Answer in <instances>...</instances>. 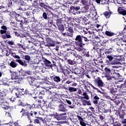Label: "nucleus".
Here are the masks:
<instances>
[{"mask_svg":"<svg viewBox=\"0 0 126 126\" xmlns=\"http://www.w3.org/2000/svg\"><path fill=\"white\" fill-rule=\"evenodd\" d=\"M0 105L4 110H7L8 109V103L6 100H3V98L1 96H0Z\"/></svg>","mask_w":126,"mask_h":126,"instance_id":"f257e3e1","label":"nucleus"},{"mask_svg":"<svg viewBox=\"0 0 126 126\" xmlns=\"http://www.w3.org/2000/svg\"><path fill=\"white\" fill-rule=\"evenodd\" d=\"M41 84H42V83H39L37 82V81H33L32 82V86L35 87V89H36V90H41V89H42V88L41 87Z\"/></svg>","mask_w":126,"mask_h":126,"instance_id":"f03ea898","label":"nucleus"},{"mask_svg":"<svg viewBox=\"0 0 126 126\" xmlns=\"http://www.w3.org/2000/svg\"><path fill=\"white\" fill-rule=\"evenodd\" d=\"M76 44L77 45H78L79 47H81L82 46H83V43H82V38H81V35H77L75 38Z\"/></svg>","mask_w":126,"mask_h":126,"instance_id":"7ed1b4c3","label":"nucleus"},{"mask_svg":"<svg viewBox=\"0 0 126 126\" xmlns=\"http://www.w3.org/2000/svg\"><path fill=\"white\" fill-rule=\"evenodd\" d=\"M57 120L61 121L62 120H66V113L57 114Z\"/></svg>","mask_w":126,"mask_h":126,"instance_id":"20e7f679","label":"nucleus"},{"mask_svg":"<svg viewBox=\"0 0 126 126\" xmlns=\"http://www.w3.org/2000/svg\"><path fill=\"white\" fill-rule=\"evenodd\" d=\"M66 36H68L69 37H72L73 36V29L71 27H69L66 29Z\"/></svg>","mask_w":126,"mask_h":126,"instance_id":"39448f33","label":"nucleus"},{"mask_svg":"<svg viewBox=\"0 0 126 126\" xmlns=\"http://www.w3.org/2000/svg\"><path fill=\"white\" fill-rule=\"evenodd\" d=\"M11 79L13 80H17L18 79H19V72H13L11 77Z\"/></svg>","mask_w":126,"mask_h":126,"instance_id":"423d86ee","label":"nucleus"},{"mask_svg":"<svg viewBox=\"0 0 126 126\" xmlns=\"http://www.w3.org/2000/svg\"><path fill=\"white\" fill-rule=\"evenodd\" d=\"M58 107H59L58 111L59 112H66V109L65 108V107H64V105H63V104H59Z\"/></svg>","mask_w":126,"mask_h":126,"instance_id":"0eeeda50","label":"nucleus"},{"mask_svg":"<svg viewBox=\"0 0 126 126\" xmlns=\"http://www.w3.org/2000/svg\"><path fill=\"white\" fill-rule=\"evenodd\" d=\"M41 122H43V123L44 122V119L42 117H37V119L34 120V124L40 125Z\"/></svg>","mask_w":126,"mask_h":126,"instance_id":"6e6552de","label":"nucleus"},{"mask_svg":"<svg viewBox=\"0 0 126 126\" xmlns=\"http://www.w3.org/2000/svg\"><path fill=\"white\" fill-rule=\"evenodd\" d=\"M77 118L78 119V120L80 122V124L82 126H86V124L84 123V121L83 119L81 118V117L79 116V115L77 116Z\"/></svg>","mask_w":126,"mask_h":126,"instance_id":"1a4fd4ad","label":"nucleus"},{"mask_svg":"<svg viewBox=\"0 0 126 126\" xmlns=\"http://www.w3.org/2000/svg\"><path fill=\"white\" fill-rule=\"evenodd\" d=\"M118 12H119L120 14H122V15H124V16L126 15V11L124 9L122 8V7L118 8Z\"/></svg>","mask_w":126,"mask_h":126,"instance_id":"9d476101","label":"nucleus"},{"mask_svg":"<svg viewBox=\"0 0 126 126\" xmlns=\"http://www.w3.org/2000/svg\"><path fill=\"white\" fill-rule=\"evenodd\" d=\"M96 81L97 82L98 86H99V87H102V86L104 85V83L103 82V81H102V80H101V78H100L99 77L97 78Z\"/></svg>","mask_w":126,"mask_h":126,"instance_id":"9b49d317","label":"nucleus"},{"mask_svg":"<svg viewBox=\"0 0 126 126\" xmlns=\"http://www.w3.org/2000/svg\"><path fill=\"white\" fill-rule=\"evenodd\" d=\"M107 64H112V65H117V64H120V62L116 61V60H113L112 61H107Z\"/></svg>","mask_w":126,"mask_h":126,"instance_id":"f8f14e48","label":"nucleus"},{"mask_svg":"<svg viewBox=\"0 0 126 126\" xmlns=\"http://www.w3.org/2000/svg\"><path fill=\"white\" fill-rule=\"evenodd\" d=\"M17 91H18V92L15 93V95H16V96H17V97H19V95H21V94H23V93H22V92H24V89H18L17 90Z\"/></svg>","mask_w":126,"mask_h":126,"instance_id":"ddd939ff","label":"nucleus"},{"mask_svg":"<svg viewBox=\"0 0 126 126\" xmlns=\"http://www.w3.org/2000/svg\"><path fill=\"white\" fill-rule=\"evenodd\" d=\"M19 72L22 76H25L28 74H30L28 71L23 70H21Z\"/></svg>","mask_w":126,"mask_h":126,"instance_id":"4468645a","label":"nucleus"},{"mask_svg":"<svg viewBox=\"0 0 126 126\" xmlns=\"http://www.w3.org/2000/svg\"><path fill=\"white\" fill-rule=\"evenodd\" d=\"M51 100L52 101H57L58 99H59V94H55L53 95H52V96L50 97Z\"/></svg>","mask_w":126,"mask_h":126,"instance_id":"2eb2a0df","label":"nucleus"},{"mask_svg":"<svg viewBox=\"0 0 126 126\" xmlns=\"http://www.w3.org/2000/svg\"><path fill=\"white\" fill-rule=\"evenodd\" d=\"M1 29H3V30H1L0 31V32L1 34H2V35L3 34H4L6 32V30H7V28L5 26H2L1 27Z\"/></svg>","mask_w":126,"mask_h":126,"instance_id":"dca6fc26","label":"nucleus"},{"mask_svg":"<svg viewBox=\"0 0 126 126\" xmlns=\"http://www.w3.org/2000/svg\"><path fill=\"white\" fill-rule=\"evenodd\" d=\"M9 65L11 66V67H13V68H15L16 66H17L18 64L16 63V62L14 61H11V63L9 64Z\"/></svg>","mask_w":126,"mask_h":126,"instance_id":"f3484780","label":"nucleus"},{"mask_svg":"<svg viewBox=\"0 0 126 126\" xmlns=\"http://www.w3.org/2000/svg\"><path fill=\"white\" fill-rule=\"evenodd\" d=\"M53 80L55 82L59 83V82H61V78L59 76H55L53 77Z\"/></svg>","mask_w":126,"mask_h":126,"instance_id":"a211bd4d","label":"nucleus"},{"mask_svg":"<svg viewBox=\"0 0 126 126\" xmlns=\"http://www.w3.org/2000/svg\"><path fill=\"white\" fill-rule=\"evenodd\" d=\"M16 62H17V63H19L20 64H21V65H23V66H27V64L22 62V61H21V60L20 59L17 60Z\"/></svg>","mask_w":126,"mask_h":126,"instance_id":"6ab92c4d","label":"nucleus"},{"mask_svg":"<svg viewBox=\"0 0 126 126\" xmlns=\"http://www.w3.org/2000/svg\"><path fill=\"white\" fill-rule=\"evenodd\" d=\"M82 97V99H86V100H89V96L87 95V93H84Z\"/></svg>","mask_w":126,"mask_h":126,"instance_id":"aec40b11","label":"nucleus"},{"mask_svg":"<svg viewBox=\"0 0 126 126\" xmlns=\"http://www.w3.org/2000/svg\"><path fill=\"white\" fill-rule=\"evenodd\" d=\"M105 35H106V36H109L110 37H112V36H114V35H115V33H114V32H111L106 31L105 32Z\"/></svg>","mask_w":126,"mask_h":126,"instance_id":"412c9836","label":"nucleus"},{"mask_svg":"<svg viewBox=\"0 0 126 126\" xmlns=\"http://www.w3.org/2000/svg\"><path fill=\"white\" fill-rule=\"evenodd\" d=\"M58 28L61 32H63L64 31V27L63 26V25H60L58 26Z\"/></svg>","mask_w":126,"mask_h":126,"instance_id":"4be33fe9","label":"nucleus"},{"mask_svg":"<svg viewBox=\"0 0 126 126\" xmlns=\"http://www.w3.org/2000/svg\"><path fill=\"white\" fill-rule=\"evenodd\" d=\"M68 91H69L70 92H76V91H77V89H76V88H74V87H69L68 88Z\"/></svg>","mask_w":126,"mask_h":126,"instance_id":"5701e85b","label":"nucleus"},{"mask_svg":"<svg viewBox=\"0 0 126 126\" xmlns=\"http://www.w3.org/2000/svg\"><path fill=\"white\" fill-rule=\"evenodd\" d=\"M104 15L106 18H110V16H111V13L108 11H106L104 13Z\"/></svg>","mask_w":126,"mask_h":126,"instance_id":"b1692460","label":"nucleus"},{"mask_svg":"<svg viewBox=\"0 0 126 126\" xmlns=\"http://www.w3.org/2000/svg\"><path fill=\"white\" fill-rule=\"evenodd\" d=\"M80 9V6H78L76 7H75V12L76 13H77L78 14H79L80 13V11H79V10Z\"/></svg>","mask_w":126,"mask_h":126,"instance_id":"393cba45","label":"nucleus"},{"mask_svg":"<svg viewBox=\"0 0 126 126\" xmlns=\"http://www.w3.org/2000/svg\"><path fill=\"white\" fill-rule=\"evenodd\" d=\"M46 46L47 47H55V44L53 41H50L47 43Z\"/></svg>","mask_w":126,"mask_h":126,"instance_id":"a878e982","label":"nucleus"},{"mask_svg":"<svg viewBox=\"0 0 126 126\" xmlns=\"http://www.w3.org/2000/svg\"><path fill=\"white\" fill-rule=\"evenodd\" d=\"M107 58L109 60V62H112L114 58L112 55H106Z\"/></svg>","mask_w":126,"mask_h":126,"instance_id":"bb28decb","label":"nucleus"},{"mask_svg":"<svg viewBox=\"0 0 126 126\" xmlns=\"http://www.w3.org/2000/svg\"><path fill=\"white\" fill-rule=\"evenodd\" d=\"M24 60H25L26 61H28L29 62V61H30V60H31V57L29 56V55H25L24 56Z\"/></svg>","mask_w":126,"mask_h":126,"instance_id":"cd10ccee","label":"nucleus"},{"mask_svg":"<svg viewBox=\"0 0 126 126\" xmlns=\"http://www.w3.org/2000/svg\"><path fill=\"white\" fill-rule=\"evenodd\" d=\"M40 5L41 6V7H44V8H47V7H48V5H46V4L43 2H41L40 3Z\"/></svg>","mask_w":126,"mask_h":126,"instance_id":"c85d7f7f","label":"nucleus"},{"mask_svg":"<svg viewBox=\"0 0 126 126\" xmlns=\"http://www.w3.org/2000/svg\"><path fill=\"white\" fill-rule=\"evenodd\" d=\"M44 62L45 63V64H47L48 66H50V64L51 63V62L47 59H45Z\"/></svg>","mask_w":126,"mask_h":126,"instance_id":"c756f323","label":"nucleus"},{"mask_svg":"<svg viewBox=\"0 0 126 126\" xmlns=\"http://www.w3.org/2000/svg\"><path fill=\"white\" fill-rule=\"evenodd\" d=\"M37 112H35V111H31L30 113V115L32 116V117H34V116H36L37 115Z\"/></svg>","mask_w":126,"mask_h":126,"instance_id":"7c9ffc66","label":"nucleus"},{"mask_svg":"<svg viewBox=\"0 0 126 126\" xmlns=\"http://www.w3.org/2000/svg\"><path fill=\"white\" fill-rule=\"evenodd\" d=\"M42 17H43L44 19H48V16L47 15V13H46V12H44L43 13Z\"/></svg>","mask_w":126,"mask_h":126,"instance_id":"2f4dec72","label":"nucleus"},{"mask_svg":"<svg viewBox=\"0 0 126 126\" xmlns=\"http://www.w3.org/2000/svg\"><path fill=\"white\" fill-rule=\"evenodd\" d=\"M39 107H40V104H32V108H39Z\"/></svg>","mask_w":126,"mask_h":126,"instance_id":"473e14b6","label":"nucleus"},{"mask_svg":"<svg viewBox=\"0 0 126 126\" xmlns=\"http://www.w3.org/2000/svg\"><path fill=\"white\" fill-rule=\"evenodd\" d=\"M12 57H13L14 59H18V60H20V57L18 55H16L15 54H13Z\"/></svg>","mask_w":126,"mask_h":126,"instance_id":"72a5a7b5","label":"nucleus"},{"mask_svg":"<svg viewBox=\"0 0 126 126\" xmlns=\"http://www.w3.org/2000/svg\"><path fill=\"white\" fill-rule=\"evenodd\" d=\"M85 102L88 106H91V101L90 100H85Z\"/></svg>","mask_w":126,"mask_h":126,"instance_id":"f704fd0d","label":"nucleus"},{"mask_svg":"<svg viewBox=\"0 0 126 126\" xmlns=\"http://www.w3.org/2000/svg\"><path fill=\"white\" fill-rule=\"evenodd\" d=\"M7 44H8V45H14V42L12 41H8L7 42Z\"/></svg>","mask_w":126,"mask_h":126,"instance_id":"c9c22d12","label":"nucleus"},{"mask_svg":"<svg viewBox=\"0 0 126 126\" xmlns=\"http://www.w3.org/2000/svg\"><path fill=\"white\" fill-rule=\"evenodd\" d=\"M67 62L69 64H73L74 63L73 61H71V60H68Z\"/></svg>","mask_w":126,"mask_h":126,"instance_id":"e433bc0d","label":"nucleus"},{"mask_svg":"<svg viewBox=\"0 0 126 126\" xmlns=\"http://www.w3.org/2000/svg\"><path fill=\"white\" fill-rule=\"evenodd\" d=\"M105 70L106 72H111V69H110V68H105Z\"/></svg>","mask_w":126,"mask_h":126,"instance_id":"4c0bfd02","label":"nucleus"},{"mask_svg":"<svg viewBox=\"0 0 126 126\" xmlns=\"http://www.w3.org/2000/svg\"><path fill=\"white\" fill-rule=\"evenodd\" d=\"M106 77L107 79V80H111L112 79V77L108 75H106Z\"/></svg>","mask_w":126,"mask_h":126,"instance_id":"58836bf2","label":"nucleus"},{"mask_svg":"<svg viewBox=\"0 0 126 126\" xmlns=\"http://www.w3.org/2000/svg\"><path fill=\"white\" fill-rule=\"evenodd\" d=\"M94 98V100H99L100 99V98H99V97L97 95H95Z\"/></svg>","mask_w":126,"mask_h":126,"instance_id":"ea45409f","label":"nucleus"},{"mask_svg":"<svg viewBox=\"0 0 126 126\" xmlns=\"http://www.w3.org/2000/svg\"><path fill=\"white\" fill-rule=\"evenodd\" d=\"M18 46L19 49H20L21 48H22L23 49V45H22V44H21L20 43H18Z\"/></svg>","mask_w":126,"mask_h":126,"instance_id":"a19ab883","label":"nucleus"},{"mask_svg":"<svg viewBox=\"0 0 126 126\" xmlns=\"http://www.w3.org/2000/svg\"><path fill=\"white\" fill-rule=\"evenodd\" d=\"M4 35H2V37L3 39H6V33L5 32V33H4Z\"/></svg>","mask_w":126,"mask_h":126,"instance_id":"79ce46f5","label":"nucleus"},{"mask_svg":"<svg viewBox=\"0 0 126 126\" xmlns=\"http://www.w3.org/2000/svg\"><path fill=\"white\" fill-rule=\"evenodd\" d=\"M102 112H103V113H108V112H109V110L103 109V110H102Z\"/></svg>","mask_w":126,"mask_h":126,"instance_id":"37998d69","label":"nucleus"},{"mask_svg":"<svg viewBox=\"0 0 126 126\" xmlns=\"http://www.w3.org/2000/svg\"><path fill=\"white\" fill-rule=\"evenodd\" d=\"M66 102H67V104H68L69 105H71V101L66 99Z\"/></svg>","mask_w":126,"mask_h":126,"instance_id":"c03bdc74","label":"nucleus"},{"mask_svg":"<svg viewBox=\"0 0 126 126\" xmlns=\"http://www.w3.org/2000/svg\"><path fill=\"white\" fill-rule=\"evenodd\" d=\"M5 115L7 117H10L11 116L10 113L9 112H6Z\"/></svg>","mask_w":126,"mask_h":126,"instance_id":"a18cd8bd","label":"nucleus"},{"mask_svg":"<svg viewBox=\"0 0 126 126\" xmlns=\"http://www.w3.org/2000/svg\"><path fill=\"white\" fill-rule=\"evenodd\" d=\"M89 109L92 111V112H94V107L91 106L89 107Z\"/></svg>","mask_w":126,"mask_h":126,"instance_id":"49530a36","label":"nucleus"},{"mask_svg":"<svg viewBox=\"0 0 126 126\" xmlns=\"http://www.w3.org/2000/svg\"><path fill=\"white\" fill-rule=\"evenodd\" d=\"M14 83H15V84H16V83H20V81H19V80H16V81H14Z\"/></svg>","mask_w":126,"mask_h":126,"instance_id":"de8ad7c7","label":"nucleus"},{"mask_svg":"<svg viewBox=\"0 0 126 126\" xmlns=\"http://www.w3.org/2000/svg\"><path fill=\"white\" fill-rule=\"evenodd\" d=\"M83 38L84 39L85 42H88V39H87V37H85L84 36H83Z\"/></svg>","mask_w":126,"mask_h":126,"instance_id":"09e8293b","label":"nucleus"},{"mask_svg":"<svg viewBox=\"0 0 126 126\" xmlns=\"http://www.w3.org/2000/svg\"><path fill=\"white\" fill-rule=\"evenodd\" d=\"M19 106H23V104H22V102L20 101V100H19Z\"/></svg>","mask_w":126,"mask_h":126,"instance_id":"8fccbe9b","label":"nucleus"},{"mask_svg":"<svg viewBox=\"0 0 126 126\" xmlns=\"http://www.w3.org/2000/svg\"><path fill=\"white\" fill-rule=\"evenodd\" d=\"M20 113H23L22 115H23V116H24V113H25V111L24 110V109H22V111H20Z\"/></svg>","mask_w":126,"mask_h":126,"instance_id":"3c124183","label":"nucleus"},{"mask_svg":"<svg viewBox=\"0 0 126 126\" xmlns=\"http://www.w3.org/2000/svg\"><path fill=\"white\" fill-rule=\"evenodd\" d=\"M95 96H96V94H95V93L91 94L92 98L93 97H94H94H95Z\"/></svg>","mask_w":126,"mask_h":126,"instance_id":"603ef678","label":"nucleus"},{"mask_svg":"<svg viewBox=\"0 0 126 126\" xmlns=\"http://www.w3.org/2000/svg\"><path fill=\"white\" fill-rule=\"evenodd\" d=\"M70 9H71V10H74V11H75V7H74V6H71V7H70Z\"/></svg>","mask_w":126,"mask_h":126,"instance_id":"864d4df0","label":"nucleus"},{"mask_svg":"<svg viewBox=\"0 0 126 126\" xmlns=\"http://www.w3.org/2000/svg\"><path fill=\"white\" fill-rule=\"evenodd\" d=\"M14 126H19V124H17V123H15L14 124Z\"/></svg>","mask_w":126,"mask_h":126,"instance_id":"5fc2aeb1","label":"nucleus"},{"mask_svg":"<svg viewBox=\"0 0 126 126\" xmlns=\"http://www.w3.org/2000/svg\"><path fill=\"white\" fill-rule=\"evenodd\" d=\"M95 1L97 3H100V2H101V0H95Z\"/></svg>","mask_w":126,"mask_h":126,"instance_id":"6e6d98bb","label":"nucleus"},{"mask_svg":"<svg viewBox=\"0 0 126 126\" xmlns=\"http://www.w3.org/2000/svg\"><path fill=\"white\" fill-rule=\"evenodd\" d=\"M94 104H98V101H97V100H95L94 101Z\"/></svg>","mask_w":126,"mask_h":126,"instance_id":"4d7b16f0","label":"nucleus"},{"mask_svg":"<svg viewBox=\"0 0 126 126\" xmlns=\"http://www.w3.org/2000/svg\"><path fill=\"white\" fill-rule=\"evenodd\" d=\"M118 75H119L118 78H117L118 79H122V76L120 75L119 74H118Z\"/></svg>","mask_w":126,"mask_h":126,"instance_id":"13d9d810","label":"nucleus"},{"mask_svg":"<svg viewBox=\"0 0 126 126\" xmlns=\"http://www.w3.org/2000/svg\"><path fill=\"white\" fill-rule=\"evenodd\" d=\"M112 67L113 68H118V67L117 66L115 65V66H112Z\"/></svg>","mask_w":126,"mask_h":126,"instance_id":"bf43d9fd","label":"nucleus"},{"mask_svg":"<svg viewBox=\"0 0 126 126\" xmlns=\"http://www.w3.org/2000/svg\"><path fill=\"white\" fill-rule=\"evenodd\" d=\"M71 83V81H67L66 82V83L67 84H70Z\"/></svg>","mask_w":126,"mask_h":126,"instance_id":"052dcab7","label":"nucleus"},{"mask_svg":"<svg viewBox=\"0 0 126 126\" xmlns=\"http://www.w3.org/2000/svg\"><path fill=\"white\" fill-rule=\"evenodd\" d=\"M10 37H11V36H10V35H9V34H6V37H7V38H10Z\"/></svg>","mask_w":126,"mask_h":126,"instance_id":"680f3d73","label":"nucleus"},{"mask_svg":"<svg viewBox=\"0 0 126 126\" xmlns=\"http://www.w3.org/2000/svg\"><path fill=\"white\" fill-rule=\"evenodd\" d=\"M76 85H77V84L76 83H74L72 85V86H76Z\"/></svg>","mask_w":126,"mask_h":126,"instance_id":"e2e57ef3","label":"nucleus"},{"mask_svg":"<svg viewBox=\"0 0 126 126\" xmlns=\"http://www.w3.org/2000/svg\"><path fill=\"white\" fill-rule=\"evenodd\" d=\"M62 34L63 35V36H66V32L63 33Z\"/></svg>","mask_w":126,"mask_h":126,"instance_id":"0e129e2a","label":"nucleus"},{"mask_svg":"<svg viewBox=\"0 0 126 126\" xmlns=\"http://www.w3.org/2000/svg\"><path fill=\"white\" fill-rule=\"evenodd\" d=\"M2 8H4V6H0V9H1Z\"/></svg>","mask_w":126,"mask_h":126,"instance_id":"69168bd1","label":"nucleus"},{"mask_svg":"<svg viewBox=\"0 0 126 126\" xmlns=\"http://www.w3.org/2000/svg\"><path fill=\"white\" fill-rule=\"evenodd\" d=\"M113 57L114 58H119V56L118 55H113Z\"/></svg>","mask_w":126,"mask_h":126,"instance_id":"338daca9","label":"nucleus"},{"mask_svg":"<svg viewBox=\"0 0 126 126\" xmlns=\"http://www.w3.org/2000/svg\"><path fill=\"white\" fill-rule=\"evenodd\" d=\"M120 118H121V119H124V116H123V115H120Z\"/></svg>","mask_w":126,"mask_h":126,"instance_id":"774afa93","label":"nucleus"}]
</instances>
